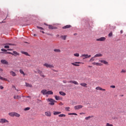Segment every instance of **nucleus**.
<instances>
[{"instance_id":"9b49d317","label":"nucleus","mask_w":126,"mask_h":126,"mask_svg":"<svg viewBox=\"0 0 126 126\" xmlns=\"http://www.w3.org/2000/svg\"><path fill=\"white\" fill-rule=\"evenodd\" d=\"M41 93H42L43 95H47L48 93V91H47V90H42L41 91Z\"/></svg>"},{"instance_id":"7c9ffc66","label":"nucleus","mask_w":126,"mask_h":126,"mask_svg":"<svg viewBox=\"0 0 126 126\" xmlns=\"http://www.w3.org/2000/svg\"><path fill=\"white\" fill-rule=\"evenodd\" d=\"M126 69H122L120 72V73H126Z\"/></svg>"},{"instance_id":"9d476101","label":"nucleus","mask_w":126,"mask_h":126,"mask_svg":"<svg viewBox=\"0 0 126 126\" xmlns=\"http://www.w3.org/2000/svg\"><path fill=\"white\" fill-rule=\"evenodd\" d=\"M68 83H73V84H75V85H78V82L76 81H69L68 82Z\"/></svg>"},{"instance_id":"09e8293b","label":"nucleus","mask_w":126,"mask_h":126,"mask_svg":"<svg viewBox=\"0 0 126 126\" xmlns=\"http://www.w3.org/2000/svg\"><path fill=\"white\" fill-rule=\"evenodd\" d=\"M110 88H116V86H111Z\"/></svg>"},{"instance_id":"6ab92c4d","label":"nucleus","mask_w":126,"mask_h":126,"mask_svg":"<svg viewBox=\"0 0 126 126\" xmlns=\"http://www.w3.org/2000/svg\"><path fill=\"white\" fill-rule=\"evenodd\" d=\"M10 74L11 75H12V76H16V73L13 71H10Z\"/></svg>"},{"instance_id":"13d9d810","label":"nucleus","mask_w":126,"mask_h":126,"mask_svg":"<svg viewBox=\"0 0 126 126\" xmlns=\"http://www.w3.org/2000/svg\"><path fill=\"white\" fill-rule=\"evenodd\" d=\"M3 71V70L0 68V71Z\"/></svg>"},{"instance_id":"603ef678","label":"nucleus","mask_w":126,"mask_h":126,"mask_svg":"<svg viewBox=\"0 0 126 126\" xmlns=\"http://www.w3.org/2000/svg\"><path fill=\"white\" fill-rule=\"evenodd\" d=\"M13 88H15V90H17V91H18V90L16 89V88L15 87V86H13Z\"/></svg>"},{"instance_id":"4be33fe9","label":"nucleus","mask_w":126,"mask_h":126,"mask_svg":"<svg viewBox=\"0 0 126 126\" xmlns=\"http://www.w3.org/2000/svg\"><path fill=\"white\" fill-rule=\"evenodd\" d=\"M80 85H81V86H83V87H87V84L86 83H81Z\"/></svg>"},{"instance_id":"ea45409f","label":"nucleus","mask_w":126,"mask_h":126,"mask_svg":"<svg viewBox=\"0 0 126 126\" xmlns=\"http://www.w3.org/2000/svg\"><path fill=\"white\" fill-rule=\"evenodd\" d=\"M74 56L75 57H79V54H78V53H75V54H74Z\"/></svg>"},{"instance_id":"39448f33","label":"nucleus","mask_w":126,"mask_h":126,"mask_svg":"<svg viewBox=\"0 0 126 126\" xmlns=\"http://www.w3.org/2000/svg\"><path fill=\"white\" fill-rule=\"evenodd\" d=\"M8 123H9L8 121L5 119L2 118L0 119V124H5Z\"/></svg>"},{"instance_id":"a211bd4d","label":"nucleus","mask_w":126,"mask_h":126,"mask_svg":"<svg viewBox=\"0 0 126 126\" xmlns=\"http://www.w3.org/2000/svg\"><path fill=\"white\" fill-rule=\"evenodd\" d=\"M71 27V26L70 25H66L63 27V29H67V28H70Z\"/></svg>"},{"instance_id":"423d86ee","label":"nucleus","mask_w":126,"mask_h":126,"mask_svg":"<svg viewBox=\"0 0 126 126\" xmlns=\"http://www.w3.org/2000/svg\"><path fill=\"white\" fill-rule=\"evenodd\" d=\"M83 106L81 105H78L74 106L75 110H79V109H82Z\"/></svg>"},{"instance_id":"4468645a","label":"nucleus","mask_w":126,"mask_h":126,"mask_svg":"<svg viewBox=\"0 0 126 126\" xmlns=\"http://www.w3.org/2000/svg\"><path fill=\"white\" fill-rule=\"evenodd\" d=\"M1 63L3 64H8V62H7V61H6V60H1Z\"/></svg>"},{"instance_id":"774afa93","label":"nucleus","mask_w":126,"mask_h":126,"mask_svg":"<svg viewBox=\"0 0 126 126\" xmlns=\"http://www.w3.org/2000/svg\"><path fill=\"white\" fill-rule=\"evenodd\" d=\"M9 45H10V44H9Z\"/></svg>"},{"instance_id":"f03ea898","label":"nucleus","mask_w":126,"mask_h":126,"mask_svg":"<svg viewBox=\"0 0 126 126\" xmlns=\"http://www.w3.org/2000/svg\"><path fill=\"white\" fill-rule=\"evenodd\" d=\"M43 66H45V67H47V68H54V67L53 64H49L48 63H44Z\"/></svg>"},{"instance_id":"aec40b11","label":"nucleus","mask_w":126,"mask_h":126,"mask_svg":"<svg viewBox=\"0 0 126 126\" xmlns=\"http://www.w3.org/2000/svg\"><path fill=\"white\" fill-rule=\"evenodd\" d=\"M8 115L9 116H10V117H14L15 112L9 113Z\"/></svg>"},{"instance_id":"3c124183","label":"nucleus","mask_w":126,"mask_h":126,"mask_svg":"<svg viewBox=\"0 0 126 126\" xmlns=\"http://www.w3.org/2000/svg\"><path fill=\"white\" fill-rule=\"evenodd\" d=\"M40 75L41 76V77H46V76H45L44 75H43V74H40Z\"/></svg>"},{"instance_id":"f8f14e48","label":"nucleus","mask_w":126,"mask_h":126,"mask_svg":"<svg viewBox=\"0 0 126 126\" xmlns=\"http://www.w3.org/2000/svg\"><path fill=\"white\" fill-rule=\"evenodd\" d=\"M45 116H47V117H51L52 116V114L51 113V112L50 111H47L45 112Z\"/></svg>"},{"instance_id":"0eeeda50","label":"nucleus","mask_w":126,"mask_h":126,"mask_svg":"<svg viewBox=\"0 0 126 126\" xmlns=\"http://www.w3.org/2000/svg\"><path fill=\"white\" fill-rule=\"evenodd\" d=\"M106 40V37H101L99 38L96 39V41H99L100 42H103Z\"/></svg>"},{"instance_id":"c756f323","label":"nucleus","mask_w":126,"mask_h":126,"mask_svg":"<svg viewBox=\"0 0 126 126\" xmlns=\"http://www.w3.org/2000/svg\"><path fill=\"white\" fill-rule=\"evenodd\" d=\"M61 38L63 40H66V35H62Z\"/></svg>"},{"instance_id":"473e14b6","label":"nucleus","mask_w":126,"mask_h":126,"mask_svg":"<svg viewBox=\"0 0 126 126\" xmlns=\"http://www.w3.org/2000/svg\"><path fill=\"white\" fill-rule=\"evenodd\" d=\"M54 52L56 53H61V50L60 49H54Z\"/></svg>"},{"instance_id":"ddd939ff","label":"nucleus","mask_w":126,"mask_h":126,"mask_svg":"<svg viewBox=\"0 0 126 126\" xmlns=\"http://www.w3.org/2000/svg\"><path fill=\"white\" fill-rule=\"evenodd\" d=\"M100 57H103V54L101 53H98L94 56V58H98Z\"/></svg>"},{"instance_id":"7ed1b4c3","label":"nucleus","mask_w":126,"mask_h":126,"mask_svg":"<svg viewBox=\"0 0 126 126\" xmlns=\"http://www.w3.org/2000/svg\"><path fill=\"white\" fill-rule=\"evenodd\" d=\"M81 58H82L83 60H85V59H89V58H91V55L83 54L81 56Z\"/></svg>"},{"instance_id":"79ce46f5","label":"nucleus","mask_w":126,"mask_h":126,"mask_svg":"<svg viewBox=\"0 0 126 126\" xmlns=\"http://www.w3.org/2000/svg\"><path fill=\"white\" fill-rule=\"evenodd\" d=\"M37 28H38V29H39L40 30H43L44 29L41 27H37Z\"/></svg>"},{"instance_id":"f257e3e1","label":"nucleus","mask_w":126,"mask_h":126,"mask_svg":"<svg viewBox=\"0 0 126 126\" xmlns=\"http://www.w3.org/2000/svg\"><path fill=\"white\" fill-rule=\"evenodd\" d=\"M47 102H50L49 103L51 106H54L55 105V103L57 102V101L53 98H48L47 99Z\"/></svg>"},{"instance_id":"393cba45","label":"nucleus","mask_w":126,"mask_h":126,"mask_svg":"<svg viewBox=\"0 0 126 126\" xmlns=\"http://www.w3.org/2000/svg\"><path fill=\"white\" fill-rule=\"evenodd\" d=\"M95 58L96 57H94V56L92 57L91 59L90 60L89 62H94V61H95Z\"/></svg>"},{"instance_id":"c85d7f7f","label":"nucleus","mask_w":126,"mask_h":126,"mask_svg":"<svg viewBox=\"0 0 126 126\" xmlns=\"http://www.w3.org/2000/svg\"><path fill=\"white\" fill-rule=\"evenodd\" d=\"M26 86H27V87H32V85L26 83Z\"/></svg>"},{"instance_id":"052dcab7","label":"nucleus","mask_w":126,"mask_h":126,"mask_svg":"<svg viewBox=\"0 0 126 126\" xmlns=\"http://www.w3.org/2000/svg\"><path fill=\"white\" fill-rule=\"evenodd\" d=\"M123 32H124V31H121V34H123Z\"/></svg>"},{"instance_id":"2eb2a0df","label":"nucleus","mask_w":126,"mask_h":126,"mask_svg":"<svg viewBox=\"0 0 126 126\" xmlns=\"http://www.w3.org/2000/svg\"><path fill=\"white\" fill-rule=\"evenodd\" d=\"M78 63V64H76ZM79 63H81V62H75V63H71L72 65H74V66H79Z\"/></svg>"},{"instance_id":"680f3d73","label":"nucleus","mask_w":126,"mask_h":126,"mask_svg":"<svg viewBox=\"0 0 126 126\" xmlns=\"http://www.w3.org/2000/svg\"><path fill=\"white\" fill-rule=\"evenodd\" d=\"M7 51H12V50H11V49H7Z\"/></svg>"},{"instance_id":"58836bf2","label":"nucleus","mask_w":126,"mask_h":126,"mask_svg":"<svg viewBox=\"0 0 126 126\" xmlns=\"http://www.w3.org/2000/svg\"><path fill=\"white\" fill-rule=\"evenodd\" d=\"M70 109V108H69V107H65V110H66V111L69 112Z\"/></svg>"},{"instance_id":"37998d69","label":"nucleus","mask_w":126,"mask_h":126,"mask_svg":"<svg viewBox=\"0 0 126 126\" xmlns=\"http://www.w3.org/2000/svg\"><path fill=\"white\" fill-rule=\"evenodd\" d=\"M30 110V107H27L25 109V111H29Z\"/></svg>"},{"instance_id":"e433bc0d","label":"nucleus","mask_w":126,"mask_h":126,"mask_svg":"<svg viewBox=\"0 0 126 126\" xmlns=\"http://www.w3.org/2000/svg\"><path fill=\"white\" fill-rule=\"evenodd\" d=\"M109 37H112L113 36V32H110L108 34Z\"/></svg>"},{"instance_id":"864d4df0","label":"nucleus","mask_w":126,"mask_h":126,"mask_svg":"<svg viewBox=\"0 0 126 126\" xmlns=\"http://www.w3.org/2000/svg\"><path fill=\"white\" fill-rule=\"evenodd\" d=\"M53 71H55V72H58L59 71L55 69H53Z\"/></svg>"},{"instance_id":"1a4fd4ad","label":"nucleus","mask_w":126,"mask_h":126,"mask_svg":"<svg viewBox=\"0 0 126 126\" xmlns=\"http://www.w3.org/2000/svg\"><path fill=\"white\" fill-rule=\"evenodd\" d=\"M93 65H97V66H101L102 65V63H99L94 62L92 63Z\"/></svg>"},{"instance_id":"e2e57ef3","label":"nucleus","mask_w":126,"mask_h":126,"mask_svg":"<svg viewBox=\"0 0 126 126\" xmlns=\"http://www.w3.org/2000/svg\"><path fill=\"white\" fill-rule=\"evenodd\" d=\"M89 67H92V66H89Z\"/></svg>"},{"instance_id":"cd10ccee","label":"nucleus","mask_w":126,"mask_h":126,"mask_svg":"<svg viewBox=\"0 0 126 126\" xmlns=\"http://www.w3.org/2000/svg\"><path fill=\"white\" fill-rule=\"evenodd\" d=\"M0 79L1 80H4L5 81H7V79L4 78H3V77L0 76Z\"/></svg>"},{"instance_id":"b1692460","label":"nucleus","mask_w":126,"mask_h":126,"mask_svg":"<svg viewBox=\"0 0 126 126\" xmlns=\"http://www.w3.org/2000/svg\"><path fill=\"white\" fill-rule=\"evenodd\" d=\"M0 54H9V55H13V53H12L11 52H7V53H4V52H0Z\"/></svg>"},{"instance_id":"4c0bfd02","label":"nucleus","mask_w":126,"mask_h":126,"mask_svg":"<svg viewBox=\"0 0 126 126\" xmlns=\"http://www.w3.org/2000/svg\"><path fill=\"white\" fill-rule=\"evenodd\" d=\"M59 117H60V118H62L63 117H65V115H64V114H60L59 115Z\"/></svg>"},{"instance_id":"412c9836","label":"nucleus","mask_w":126,"mask_h":126,"mask_svg":"<svg viewBox=\"0 0 126 126\" xmlns=\"http://www.w3.org/2000/svg\"><path fill=\"white\" fill-rule=\"evenodd\" d=\"M14 117H16V118H19L20 117V114L15 112Z\"/></svg>"},{"instance_id":"2f4dec72","label":"nucleus","mask_w":126,"mask_h":126,"mask_svg":"<svg viewBox=\"0 0 126 126\" xmlns=\"http://www.w3.org/2000/svg\"><path fill=\"white\" fill-rule=\"evenodd\" d=\"M55 98L56 100H60L61 99V97L57 95H55Z\"/></svg>"},{"instance_id":"4d7b16f0","label":"nucleus","mask_w":126,"mask_h":126,"mask_svg":"<svg viewBox=\"0 0 126 126\" xmlns=\"http://www.w3.org/2000/svg\"><path fill=\"white\" fill-rule=\"evenodd\" d=\"M101 91H106V90L104 89H102Z\"/></svg>"},{"instance_id":"a878e982","label":"nucleus","mask_w":126,"mask_h":126,"mask_svg":"<svg viewBox=\"0 0 126 126\" xmlns=\"http://www.w3.org/2000/svg\"><path fill=\"white\" fill-rule=\"evenodd\" d=\"M59 94L60 95H62V96H65L66 95L65 93H63V92H60Z\"/></svg>"},{"instance_id":"c03bdc74","label":"nucleus","mask_w":126,"mask_h":126,"mask_svg":"<svg viewBox=\"0 0 126 126\" xmlns=\"http://www.w3.org/2000/svg\"><path fill=\"white\" fill-rule=\"evenodd\" d=\"M1 51H2V52H7V50H6V49H4L3 48L1 49Z\"/></svg>"},{"instance_id":"20e7f679","label":"nucleus","mask_w":126,"mask_h":126,"mask_svg":"<svg viewBox=\"0 0 126 126\" xmlns=\"http://www.w3.org/2000/svg\"><path fill=\"white\" fill-rule=\"evenodd\" d=\"M44 25H46V26H48L49 29H51L52 30H54L55 29H57V27H53L52 25H48L46 23H44Z\"/></svg>"},{"instance_id":"f3484780","label":"nucleus","mask_w":126,"mask_h":126,"mask_svg":"<svg viewBox=\"0 0 126 126\" xmlns=\"http://www.w3.org/2000/svg\"><path fill=\"white\" fill-rule=\"evenodd\" d=\"M14 99H17L18 100H19V99H21V96L20 95H14Z\"/></svg>"},{"instance_id":"0e129e2a","label":"nucleus","mask_w":126,"mask_h":126,"mask_svg":"<svg viewBox=\"0 0 126 126\" xmlns=\"http://www.w3.org/2000/svg\"><path fill=\"white\" fill-rule=\"evenodd\" d=\"M68 115H72V113H70Z\"/></svg>"},{"instance_id":"49530a36","label":"nucleus","mask_w":126,"mask_h":126,"mask_svg":"<svg viewBox=\"0 0 126 126\" xmlns=\"http://www.w3.org/2000/svg\"><path fill=\"white\" fill-rule=\"evenodd\" d=\"M38 73L41 75L42 74V71H41L40 70H38Z\"/></svg>"},{"instance_id":"6e6d98bb","label":"nucleus","mask_w":126,"mask_h":126,"mask_svg":"<svg viewBox=\"0 0 126 126\" xmlns=\"http://www.w3.org/2000/svg\"><path fill=\"white\" fill-rule=\"evenodd\" d=\"M0 89H3V87H2V86H0Z\"/></svg>"},{"instance_id":"f704fd0d","label":"nucleus","mask_w":126,"mask_h":126,"mask_svg":"<svg viewBox=\"0 0 126 126\" xmlns=\"http://www.w3.org/2000/svg\"><path fill=\"white\" fill-rule=\"evenodd\" d=\"M96 90H102V88L100 87H97L95 88Z\"/></svg>"},{"instance_id":"6e6552de","label":"nucleus","mask_w":126,"mask_h":126,"mask_svg":"<svg viewBox=\"0 0 126 126\" xmlns=\"http://www.w3.org/2000/svg\"><path fill=\"white\" fill-rule=\"evenodd\" d=\"M99 62L100 63H104V64H106L107 65H108V64H109V63H108V62H107L104 60H99Z\"/></svg>"},{"instance_id":"a19ab883","label":"nucleus","mask_w":126,"mask_h":126,"mask_svg":"<svg viewBox=\"0 0 126 126\" xmlns=\"http://www.w3.org/2000/svg\"><path fill=\"white\" fill-rule=\"evenodd\" d=\"M106 126H113V124H110V123H107Z\"/></svg>"},{"instance_id":"a18cd8bd","label":"nucleus","mask_w":126,"mask_h":126,"mask_svg":"<svg viewBox=\"0 0 126 126\" xmlns=\"http://www.w3.org/2000/svg\"><path fill=\"white\" fill-rule=\"evenodd\" d=\"M13 54H14V55H18V53H17L16 51H13Z\"/></svg>"},{"instance_id":"5701e85b","label":"nucleus","mask_w":126,"mask_h":126,"mask_svg":"<svg viewBox=\"0 0 126 126\" xmlns=\"http://www.w3.org/2000/svg\"><path fill=\"white\" fill-rule=\"evenodd\" d=\"M92 118H93V116H90L86 117L85 120H86V121H88V120H90V119H92Z\"/></svg>"},{"instance_id":"de8ad7c7","label":"nucleus","mask_w":126,"mask_h":126,"mask_svg":"<svg viewBox=\"0 0 126 126\" xmlns=\"http://www.w3.org/2000/svg\"><path fill=\"white\" fill-rule=\"evenodd\" d=\"M4 48H5V49H8V48H9V47L7 45H6L4 46Z\"/></svg>"},{"instance_id":"8fccbe9b","label":"nucleus","mask_w":126,"mask_h":126,"mask_svg":"<svg viewBox=\"0 0 126 126\" xmlns=\"http://www.w3.org/2000/svg\"><path fill=\"white\" fill-rule=\"evenodd\" d=\"M63 83H67V81H66V80H63Z\"/></svg>"},{"instance_id":"338daca9","label":"nucleus","mask_w":126,"mask_h":126,"mask_svg":"<svg viewBox=\"0 0 126 126\" xmlns=\"http://www.w3.org/2000/svg\"><path fill=\"white\" fill-rule=\"evenodd\" d=\"M2 23H3V21H2Z\"/></svg>"},{"instance_id":"5fc2aeb1","label":"nucleus","mask_w":126,"mask_h":126,"mask_svg":"<svg viewBox=\"0 0 126 126\" xmlns=\"http://www.w3.org/2000/svg\"><path fill=\"white\" fill-rule=\"evenodd\" d=\"M72 115H74L75 116H77V114H76V113H72Z\"/></svg>"},{"instance_id":"dca6fc26","label":"nucleus","mask_w":126,"mask_h":126,"mask_svg":"<svg viewBox=\"0 0 126 126\" xmlns=\"http://www.w3.org/2000/svg\"><path fill=\"white\" fill-rule=\"evenodd\" d=\"M60 114H62V112H59V111H54L53 112V115H54V116H57V115H60Z\"/></svg>"},{"instance_id":"c9c22d12","label":"nucleus","mask_w":126,"mask_h":126,"mask_svg":"<svg viewBox=\"0 0 126 126\" xmlns=\"http://www.w3.org/2000/svg\"><path fill=\"white\" fill-rule=\"evenodd\" d=\"M22 54H24V55H25L26 56H29V55L28 54V53H27V52H22Z\"/></svg>"},{"instance_id":"bb28decb","label":"nucleus","mask_w":126,"mask_h":126,"mask_svg":"<svg viewBox=\"0 0 126 126\" xmlns=\"http://www.w3.org/2000/svg\"><path fill=\"white\" fill-rule=\"evenodd\" d=\"M47 94H48V95H53V92H52L51 91H47Z\"/></svg>"},{"instance_id":"69168bd1","label":"nucleus","mask_w":126,"mask_h":126,"mask_svg":"<svg viewBox=\"0 0 126 126\" xmlns=\"http://www.w3.org/2000/svg\"><path fill=\"white\" fill-rule=\"evenodd\" d=\"M33 36H36V34H34Z\"/></svg>"},{"instance_id":"bf43d9fd","label":"nucleus","mask_w":126,"mask_h":126,"mask_svg":"<svg viewBox=\"0 0 126 126\" xmlns=\"http://www.w3.org/2000/svg\"><path fill=\"white\" fill-rule=\"evenodd\" d=\"M40 32H42V33H43V34L45 33V32L44 31H40Z\"/></svg>"},{"instance_id":"72a5a7b5","label":"nucleus","mask_w":126,"mask_h":126,"mask_svg":"<svg viewBox=\"0 0 126 126\" xmlns=\"http://www.w3.org/2000/svg\"><path fill=\"white\" fill-rule=\"evenodd\" d=\"M20 72L21 73V74H23V75H25V73H24V72L22 69H20Z\"/></svg>"}]
</instances>
